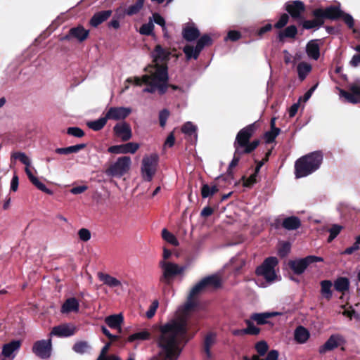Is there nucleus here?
I'll list each match as a JSON object with an SVG mask.
<instances>
[{
	"instance_id": "f3484780",
	"label": "nucleus",
	"mask_w": 360,
	"mask_h": 360,
	"mask_svg": "<svg viewBox=\"0 0 360 360\" xmlns=\"http://www.w3.org/2000/svg\"><path fill=\"white\" fill-rule=\"evenodd\" d=\"M139 147V143L129 142L125 144L110 146L108 148V150L109 153L114 154H134L137 151Z\"/></svg>"
},
{
	"instance_id": "3c124183",
	"label": "nucleus",
	"mask_w": 360,
	"mask_h": 360,
	"mask_svg": "<svg viewBox=\"0 0 360 360\" xmlns=\"http://www.w3.org/2000/svg\"><path fill=\"white\" fill-rule=\"evenodd\" d=\"M248 327L243 329V333L245 334L257 335L259 333V329L256 327L250 320L246 321Z\"/></svg>"
},
{
	"instance_id": "774afa93",
	"label": "nucleus",
	"mask_w": 360,
	"mask_h": 360,
	"mask_svg": "<svg viewBox=\"0 0 360 360\" xmlns=\"http://www.w3.org/2000/svg\"><path fill=\"white\" fill-rule=\"evenodd\" d=\"M350 65L353 67H357L360 65V54H355L350 60Z\"/></svg>"
},
{
	"instance_id": "c9c22d12",
	"label": "nucleus",
	"mask_w": 360,
	"mask_h": 360,
	"mask_svg": "<svg viewBox=\"0 0 360 360\" xmlns=\"http://www.w3.org/2000/svg\"><path fill=\"white\" fill-rule=\"evenodd\" d=\"M108 120L106 116L103 117H101L94 121H90L86 123L87 126L93 129L94 131H99L106 124V122Z\"/></svg>"
},
{
	"instance_id": "4468645a",
	"label": "nucleus",
	"mask_w": 360,
	"mask_h": 360,
	"mask_svg": "<svg viewBox=\"0 0 360 360\" xmlns=\"http://www.w3.org/2000/svg\"><path fill=\"white\" fill-rule=\"evenodd\" d=\"M341 14L342 11L335 6H331L326 8H316L313 11L314 16L321 17L323 20L325 18L336 19L340 18Z\"/></svg>"
},
{
	"instance_id": "a878e982",
	"label": "nucleus",
	"mask_w": 360,
	"mask_h": 360,
	"mask_svg": "<svg viewBox=\"0 0 360 360\" xmlns=\"http://www.w3.org/2000/svg\"><path fill=\"white\" fill-rule=\"evenodd\" d=\"M112 14L110 10L103 11L96 13L90 20V25L94 27L98 26L103 22L105 21Z\"/></svg>"
},
{
	"instance_id": "cd10ccee",
	"label": "nucleus",
	"mask_w": 360,
	"mask_h": 360,
	"mask_svg": "<svg viewBox=\"0 0 360 360\" xmlns=\"http://www.w3.org/2000/svg\"><path fill=\"white\" fill-rule=\"evenodd\" d=\"M123 320V316L121 314H119L107 316L105 319V322L110 328L117 329L119 331H121V325Z\"/></svg>"
},
{
	"instance_id": "680f3d73",
	"label": "nucleus",
	"mask_w": 360,
	"mask_h": 360,
	"mask_svg": "<svg viewBox=\"0 0 360 360\" xmlns=\"http://www.w3.org/2000/svg\"><path fill=\"white\" fill-rule=\"evenodd\" d=\"M78 235L83 241H88L91 238V233L86 229H81L78 232Z\"/></svg>"
},
{
	"instance_id": "338daca9",
	"label": "nucleus",
	"mask_w": 360,
	"mask_h": 360,
	"mask_svg": "<svg viewBox=\"0 0 360 360\" xmlns=\"http://www.w3.org/2000/svg\"><path fill=\"white\" fill-rule=\"evenodd\" d=\"M86 190H87L86 186H76V187L72 188L70 190V192L72 194L77 195V194L82 193L83 192H84Z\"/></svg>"
},
{
	"instance_id": "f257e3e1",
	"label": "nucleus",
	"mask_w": 360,
	"mask_h": 360,
	"mask_svg": "<svg viewBox=\"0 0 360 360\" xmlns=\"http://www.w3.org/2000/svg\"><path fill=\"white\" fill-rule=\"evenodd\" d=\"M207 288L202 279L191 290L185 305L179 308L176 316L161 326L157 339L159 348L157 356L150 360H176L181 353L179 343L187 331L188 313L197 305L195 297Z\"/></svg>"
},
{
	"instance_id": "69168bd1",
	"label": "nucleus",
	"mask_w": 360,
	"mask_h": 360,
	"mask_svg": "<svg viewBox=\"0 0 360 360\" xmlns=\"http://www.w3.org/2000/svg\"><path fill=\"white\" fill-rule=\"evenodd\" d=\"M240 37V34L239 32L237 31H230L228 33L227 37H226V40H231V41H236L239 39Z\"/></svg>"
},
{
	"instance_id": "7c9ffc66",
	"label": "nucleus",
	"mask_w": 360,
	"mask_h": 360,
	"mask_svg": "<svg viewBox=\"0 0 360 360\" xmlns=\"http://www.w3.org/2000/svg\"><path fill=\"white\" fill-rule=\"evenodd\" d=\"M300 220L297 217H286L282 222L283 226L287 230H295L300 227Z\"/></svg>"
},
{
	"instance_id": "a19ab883",
	"label": "nucleus",
	"mask_w": 360,
	"mask_h": 360,
	"mask_svg": "<svg viewBox=\"0 0 360 360\" xmlns=\"http://www.w3.org/2000/svg\"><path fill=\"white\" fill-rule=\"evenodd\" d=\"M162 237L165 241L174 246H178L179 245V241L175 236L166 229H162Z\"/></svg>"
},
{
	"instance_id": "4be33fe9",
	"label": "nucleus",
	"mask_w": 360,
	"mask_h": 360,
	"mask_svg": "<svg viewBox=\"0 0 360 360\" xmlns=\"http://www.w3.org/2000/svg\"><path fill=\"white\" fill-rule=\"evenodd\" d=\"M20 347V342L18 340L12 341L4 345L1 354L4 359H13L15 357L13 353Z\"/></svg>"
},
{
	"instance_id": "bb28decb",
	"label": "nucleus",
	"mask_w": 360,
	"mask_h": 360,
	"mask_svg": "<svg viewBox=\"0 0 360 360\" xmlns=\"http://www.w3.org/2000/svg\"><path fill=\"white\" fill-rule=\"evenodd\" d=\"M306 53L309 58L315 60H318L320 56V50L316 40H311L307 43Z\"/></svg>"
},
{
	"instance_id": "6e6552de",
	"label": "nucleus",
	"mask_w": 360,
	"mask_h": 360,
	"mask_svg": "<svg viewBox=\"0 0 360 360\" xmlns=\"http://www.w3.org/2000/svg\"><path fill=\"white\" fill-rule=\"evenodd\" d=\"M159 264L162 272L161 281L168 284L176 276L183 274L186 269L185 266L165 260H161Z\"/></svg>"
},
{
	"instance_id": "b1692460",
	"label": "nucleus",
	"mask_w": 360,
	"mask_h": 360,
	"mask_svg": "<svg viewBox=\"0 0 360 360\" xmlns=\"http://www.w3.org/2000/svg\"><path fill=\"white\" fill-rule=\"evenodd\" d=\"M98 278L105 285L110 288H122V282L120 280L117 279L116 278L110 276V274L98 272Z\"/></svg>"
},
{
	"instance_id": "c03bdc74",
	"label": "nucleus",
	"mask_w": 360,
	"mask_h": 360,
	"mask_svg": "<svg viewBox=\"0 0 360 360\" xmlns=\"http://www.w3.org/2000/svg\"><path fill=\"white\" fill-rule=\"evenodd\" d=\"M181 130L185 134H187L188 136L193 135L195 138H196L197 136V127L191 122H187L186 123H185L183 125Z\"/></svg>"
},
{
	"instance_id": "8fccbe9b",
	"label": "nucleus",
	"mask_w": 360,
	"mask_h": 360,
	"mask_svg": "<svg viewBox=\"0 0 360 360\" xmlns=\"http://www.w3.org/2000/svg\"><path fill=\"white\" fill-rule=\"evenodd\" d=\"M152 18L153 22H155L156 24L160 25L162 27V30L165 32V35H167V31L165 27V19L158 13L153 14Z\"/></svg>"
},
{
	"instance_id": "20e7f679",
	"label": "nucleus",
	"mask_w": 360,
	"mask_h": 360,
	"mask_svg": "<svg viewBox=\"0 0 360 360\" xmlns=\"http://www.w3.org/2000/svg\"><path fill=\"white\" fill-rule=\"evenodd\" d=\"M256 130L255 124H251L243 128L238 133L234 146L236 148V153H240L239 148H244L243 152L250 153L253 151L259 144L258 140L249 142L250 139Z\"/></svg>"
},
{
	"instance_id": "a18cd8bd",
	"label": "nucleus",
	"mask_w": 360,
	"mask_h": 360,
	"mask_svg": "<svg viewBox=\"0 0 360 360\" xmlns=\"http://www.w3.org/2000/svg\"><path fill=\"white\" fill-rule=\"evenodd\" d=\"M349 280L346 278H339L335 281V288L338 291H344L349 288Z\"/></svg>"
},
{
	"instance_id": "6ab92c4d",
	"label": "nucleus",
	"mask_w": 360,
	"mask_h": 360,
	"mask_svg": "<svg viewBox=\"0 0 360 360\" xmlns=\"http://www.w3.org/2000/svg\"><path fill=\"white\" fill-rule=\"evenodd\" d=\"M75 332V327L70 324H63L54 327L51 333V335L58 337H68Z\"/></svg>"
},
{
	"instance_id": "f704fd0d",
	"label": "nucleus",
	"mask_w": 360,
	"mask_h": 360,
	"mask_svg": "<svg viewBox=\"0 0 360 360\" xmlns=\"http://www.w3.org/2000/svg\"><path fill=\"white\" fill-rule=\"evenodd\" d=\"M297 33V27L295 25H290L279 32L278 38L281 41H283L285 38H294Z\"/></svg>"
},
{
	"instance_id": "473e14b6",
	"label": "nucleus",
	"mask_w": 360,
	"mask_h": 360,
	"mask_svg": "<svg viewBox=\"0 0 360 360\" xmlns=\"http://www.w3.org/2000/svg\"><path fill=\"white\" fill-rule=\"evenodd\" d=\"M219 188L215 184H203L201 187V195L202 198H207L213 196L217 193Z\"/></svg>"
},
{
	"instance_id": "09e8293b",
	"label": "nucleus",
	"mask_w": 360,
	"mask_h": 360,
	"mask_svg": "<svg viewBox=\"0 0 360 360\" xmlns=\"http://www.w3.org/2000/svg\"><path fill=\"white\" fill-rule=\"evenodd\" d=\"M280 129L276 127H273L269 131L264 134V138L266 143H271L274 141L276 137L279 134Z\"/></svg>"
},
{
	"instance_id": "0e129e2a",
	"label": "nucleus",
	"mask_w": 360,
	"mask_h": 360,
	"mask_svg": "<svg viewBox=\"0 0 360 360\" xmlns=\"http://www.w3.org/2000/svg\"><path fill=\"white\" fill-rule=\"evenodd\" d=\"M238 154V153H235L234 157H233L232 161L231 162V163H230V165L229 166V169H228L227 172H228V174L229 175H232L233 174V171H231V169L233 167H235L238 165V163L239 162L240 158H239L238 155H237Z\"/></svg>"
},
{
	"instance_id": "4c0bfd02",
	"label": "nucleus",
	"mask_w": 360,
	"mask_h": 360,
	"mask_svg": "<svg viewBox=\"0 0 360 360\" xmlns=\"http://www.w3.org/2000/svg\"><path fill=\"white\" fill-rule=\"evenodd\" d=\"M215 343V335L209 334L206 336L204 343V350L208 358L211 357L210 349Z\"/></svg>"
},
{
	"instance_id": "864d4df0",
	"label": "nucleus",
	"mask_w": 360,
	"mask_h": 360,
	"mask_svg": "<svg viewBox=\"0 0 360 360\" xmlns=\"http://www.w3.org/2000/svg\"><path fill=\"white\" fill-rule=\"evenodd\" d=\"M340 18H342V19L344 20V22L347 24V25L349 28L353 29L354 32H356V30L354 28V20L351 15L347 14V13H344L342 12Z\"/></svg>"
},
{
	"instance_id": "37998d69",
	"label": "nucleus",
	"mask_w": 360,
	"mask_h": 360,
	"mask_svg": "<svg viewBox=\"0 0 360 360\" xmlns=\"http://www.w3.org/2000/svg\"><path fill=\"white\" fill-rule=\"evenodd\" d=\"M150 334L147 330H143L131 335L128 338V341L133 342L135 340H146L150 338Z\"/></svg>"
},
{
	"instance_id": "4d7b16f0",
	"label": "nucleus",
	"mask_w": 360,
	"mask_h": 360,
	"mask_svg": "<svg viewBox=\"0 0 360 360\" xmlns=\"http://www.w3.org/2000/svg\"><path fill=\"white\" fill-rule=\"evenodd\" d=\"M158 306H159V302L158 300H155L152 302V304L149 307L148 310L146 311V316L148 319H151L152 317L154 316V315L156 312V310L158 308Z\"/></svg>"
},
{
	"instance_id": "e2e57ef3",
	"label": "nucleus",
	"mask_w": 360,
	"mask_h": 360,
	"mask_svg": "<svg viewBox=\"0 0 360 360\" xmlns=\"http://www.w3.org/2000/svg\"><path fill=\"white\" fill-rule=\"evenodd\" d=\"M256 349L259 354L264 355L268 349V345L265 342H259L256 345Z\"/></svg>"
},
{
	"instance_id": "423d86ee",
	"label": "nucleus",
	"mask_w": 360,
	"mask_h": 360,
	"mask_svg": "<svg viewBox=\"0 0 360 360\" xmlns=\"http://www.w3.org/2000/svg\"><path fill=\"white\" fill-rule=\"evenodd\" d=\"M277 264L278 259L276 257H269L257 269L256 274L257 276L263 277L269 283L278 281L279 278L275 269Z\"/></svg>"
},
{
	"instance_id": "e433bc0d",
	"label": "nucleus",
	"mask_w": 360,
	"mask_h": 360,
	"mask_svg": "<svg viewBox=\"0 0 360 360\" xmlns=\"http://www.w3.org/2000/svg\"><path fill=\"white\" fill-rule=\"evenodd\" d=\"M314 20H304L302 22V26L304 29L309 30L315 27H319L323 24V20L321 17L314 16Z\"/></svg>"
},
{
	"instance_id": "a211bd4d",
	"label": "nucleus",
	"mask_w": 360,
	"mask_h": 360,
	"mask_svg": "<svg viewBox=\"0 0 360 360\" xmlns=\"http://www.w3.org/2000/svg\"><path fill=\"white\" fill-rule=\"evenodd\" d=\"M304 8H305L304 4L300 1L288 2L285 4L286 11L294 18H300L302 13L304 12Z\"/></svg>"
},
{
	"instance_id": "7ed1b4c3",
	"label": "nucleus",
	"mask_w": 360,
	"mask_h": 360,
	"mask_svg": "<svg viewBox=\"0 0 360 360\" xmlns=\"http://www.w3.org/2000/svg\"><path fill=\"white\" fill-rule=\"evenodd\" d=\"M323 160L320 152H313L299 158L295 165L296 178L305 177L317 170Z\"/></svg>"
},
{
	"instance_id": "2eb2a0df",
	"label": "nucleus",
	"mask_w": 360,
	"mask_h": 360,
	"mask_svg": "<svg viewBox=\"0 0 360 360\" xmlns=\"http://www.w3.org/2000/svg\"><path fill=\"white\" fill-rule=\"evenodd\" d=\"M33 352L40 358H49L51 352V340H43L37 342L33 346Z\"/></svg>"
},
{
	"instance_id": "de8ad7c7",
	"label": "nucleus",
	"mask_w": 360,
	"mask_h": 360,
	"mask_svg": "<svg viewBox=\"0 0 360 360\" xmlns=\"http://www.w3.org/2000/svg\"><path fill=\"white\" fill-rule=\"evenodd\" d=\"M153 29L154 25L152 18H149L148 22L143 24L140 27L139 32L143 35H150L153 33Z\"/></svg>"
},
{
	"instance_id": "79ce46f5",
	"label": "nucleus",
	"mask_w": 360,
	"mask_h": 360,
	"mask_svg": "<svg viewBox=\"0 0 360 360\" xmlns=\"http://www.w3.org/2000/svg\"><path fill=\"white\" fill-rule=\"evenodd\" d=\"M11 159L18 160L25 166L30 167L31 165L30 158L24 153L15 152L11 155Z\"/></svg>"
},
{
	"instance_id": "58836bf2",
	"label": "nucleus",
	"mask_w": 360,
	"mask_h": 360,
	"mask_svg": "<svg viewBox=\"0 0 360 360\" xmlns=\"http://www.w3.org/2000/svg\"><path fill=\"white\" fill-rule=\"evenodd\" d=\"M202 280L207 287L218 288L221 283V280L217 275H212Z\"/></svg>"
},
{
	"instance_id": "412c9836",
	"label": "nucleus",
	"mask_w": 360,
	"mask_h": 360,
	"mask_svg": "<svg viewBox=\"0 0 360 360\" xmlns=\"http://www.w3.org/2000/svg\"><path fill=\"white\" fill-rule=\"evenodd\" d=\"M184 38L187 41H193L198 37L200 32L193 22L186 23L182 32Z\"/></svg>"
},
{
	"instance_id": "49530a36",
	"label": "nucleus",
	"mask_w": 360,
	"mask_h": 360,
	"mask_svg": "<svg viewBox=\"0 0 360 360\" xmlns=\"http://www.w3.org/2000/svg\"><path fill=\"white\" fill-rule=\"evenodd\" d=\"M73 349L77 353L84 354L89 351L90 345L86 342H78L75 344Z\"/></svg>"
},
{
	"instance_id": "393cba45",
	"label": "nucleus",
	"mask_w": 360,
	"mask_h": 360,
	"mask_svg": "<svg viewBox=\"0 0 360 360\" xmlns=\"http://www.w3.org/2000/svg\"><path fill=\"white\" fill-rule=\"evenodd\" d=\"M79 304L77 299L70 297L66 300L61 307V312L68 314L70 312H77L79 310Z\"/></svg>"
},
{
	"instance_id": "bf43d9fd",
	"label": "nucleus",
	"mask_w": 360,
	"mask_h": 360,
	"mask_svg": "<svg viewBox=\"0 0 360 360\" xmlns=\"http://www.w3.org/2000/svg\"><path fill=\"white\" fill-rule=\"evenodd\" d=\"M169 116V112L167 110H162L160 112L159 120L160 124L162 127H164L166 124L167 120Z\"/></svg>"
},
{
	"instance_id": "c756f323",
	"label": "nucleus",
	"mask_w": 360,
	"mask_h": 360,
	"mask_svg": "<svg viewBox=\"0 0 360 360\" xmlns=\"http://www.w3.org/2000/svg\"><path fill=\"white\" fill-rule=\"evenodd\" d=\"M294 337L296 342L300 344H303L309 340L310 333L304 327L298 326L295 330Z\"/></svg>"
},
{
	"instance_id": "f03ea898",
	"label": "nucleus",
	"mask_w": 360,
	"mask_h": 360,
	"mask_svg": "<svg viewBox=\"0 0 360 360\" xmlns=\"http://www.w3.org/2000/svg\"><path fill=\"white\" fill-rule=\"evenodd\" d=\"M170 51L157 45L152 53L154 65L147 68V74L141 77H134L127 79L128 82H134L137 85L146 84L144 92H158L163 94L167 89V68L165 62L169 59Z\"/></svg>"
},
{
	"instance_id": "13d9d810",
	"label": "nucleus",
	"mask_w": 360,
	"mask_h": 360,
	"mask_svg": "<svg viewBox=\"0 0 360 360\" xmlns=\"http://www.w3.org/2000/svg\"><path fill=\"white\" fill-rule=\"evenodd\" d=\"M288 15L286 13H283V15H281L278 22L275 24V27L278 29L283 27L288 23Z\"/></svg>"
},
{
	"instance_id": "dca6fc26",
	"label": "nucleus",
	"mask_w": 360,
	"mask_h": 360,
	"mask_svg": "<svg viewBox=\"0 0 360 360\" xmlns=\"http://www.w3.org/2000/svg\"><path fill=\"white\" fill-rule=\"evenodd\" d=\"M113 131L115 135L120 139L122 141H127L129 140L132 136L131 127L128 123L125 122L117 123L113 127Z\"/></svg>"
},
{
	"instance_id": "052dcab7",
	"label": "nucleus",
	"mask_w": 360,
	"mask_h": 360,
	"mask_svg": "<svg viewBox=\"0 0 360 360\" xmlns=\"http://www.w3.org/2000/svg\"><path fill=\"white\" fill-rule=\"evenodd\" d=\"M68 134L75 137H82L84 131L79 127H70L68 129Z\"/></svg>"
},
{
	"instance_id": "72a5a7b5",
	"label": "nucleus",
	"mask_w": 360,
	"mask_h": 360,
	"mask_svg": "<svg viewBox=\"0 0 360 360\" xmlns=\"http://www.w3.org/2000/svg\"><path fill=\"white\" fill-rule=\"evenodd\" d=\"M278 313H259L253 314L251 315L250 319L255 321L257 324H264L266 323V320L272 316L277 315Z\"/></svg>"
},
{
	"instance_id": "9b49d317",
	"label": "nucleus",
	"mask_w": 360,
	"mask_h": 360,
	"mask_svg": "<svg viewBox=\"0 0 360 360\" xmlns=\"http://www.w3.org/2000/svg\"><path fill=\"white\" fill-rule=\"evenodd\" d=\"M345 340L344 337L338 333L331 335L326 342L321 345L319 352L320 354H325L327 352L332 351L340 346L345 345Z\"/></svg>"
},
{
	"instance_id": "1a4fd4ad",
	"label": "nucleus",
	"mask_w": 360,
	"mask_h": 360,
	"mask_svg": "<svg viewBox=\"0 0 360 360\" xmlns=\"http://www.w3.org/2000/svg\"><path fill=\"white\" fill-rule=\"evenodd\" d=\"M158 158L156 155H146L143 157L141 166V174L143 180L150 181L157 171Z\"/></svg>"
},
{
	"instance_id": "39448f33",
	"label": "nucleus",
	"mask_w": 360,
	"mask_h": 360,
	"mask_svg": "<svg viewBox=\"0 0 360 360\" xmlns=\"http://www.w3.org/2000/svg\"><path fill=\"white\" fill-rule=\"evenodd\" d=\"M256 130L255 124H251L243 128L238 133L234 146L236 148V153H240L239 148H244L243 152L250 153L253 151L259 144L258 140L249 142L250 139Z\"/></svg>"
},
{
	"instance_id": "ea45409f",
	"label": "nucleus",
	"mask_w": 360,
	"mask_h": 360,
	"mask_svg": "<svg viewBox=\"0 0 360 360\" xmlns=\"http://www.w3.org/2000/svg\"><path fill=\"white\" fill-rule=\"evenodd\" d=\"M321 294L323 297L329 300L332 296V291H331V287H332V283L330 281H323L321 283Z\"/></svg>"
},
{
	"instance_id": "6e6d98bb",
	"label": "nucleus",
	"mask_w": 360,
	"mask_h": 360,
	"mask_svg": "<svg viewBox=\"0 0 360 360\" xmlns=\"http://www.w3.org/2000/svg\"><path fill=\"white\" fill-rule=\"evenodd\" d=\"M342 226L340 225H333L329 230L330 236L328 237V242H331L340 232Z\"/></svg>"
},
{
	"instance_id": "2f4dec72",
	"label": "nucleus",
	"mask_w": 360,
	"mask_h": 360,
	"mask_svg": "<svg viewBox=\"0 0 360 360\" xmlns=\"http://www.w3.org/2000/svg\"><path fill=\"white\" fill-rule=\"evenodd\" d=\"M311 65L307 62H301L297 66V72L298 77L301 81H303L308 74L311 71Z\"/></svg>"
},
{
	"instance_id": "5fc2aeb1",
	"label": "nucleus",
	"mask_w": 360,
	"mask_h": 360,
	"mask_svg": "<svg viewBox=\"0 0 360 360\" xmlns=\"http://www.w3.org/2000/svg\"><path fill=\"white\" fill-rule=\"evenodd\" d=\"M290 250V244L287 242L281 243L278 248V255L281 257L286 256Z\"/></svg>"
},
{
	"instance_id": "0eeeda50",
	"label": "nucleus",
	"mask_w": 360,
	"mask_h": 360,
	"mask_svg": "<svg viewBox=\"0 0 360 360\" xmlns=\"http://www.w3.org/2000/svg\"><path fill=\"white\" fill-rule=\"evenodd\" d=\"M131 165V160L129 157H120L110 165L105 173L110 177L121 178L129 172Z\"/></svg>"
},
{
	"instance_id": "5701e85b",
	"label": "nucleus",
	"mask_w": 360,
	"mask_h": 360,
	"mask_svg": "<svg viewBox=\"0 0 360 360\" xmlns=\"http://www.w3.org/2000/svg\"><path fill=\"white\" fill-rule=\"evenodd\" d=\"M310 264L308 257L297 259L289 262V266L296 274H302Z\"/></svg>"
},
{
	"instance_id": "603ef678",
	"label": "nucleus",
	"mask_w": 360,
	"mask_h": 360,
	"mask_svg": "<svg viewBox=\"0 0 360 360\" xmlns=\"http://www.w3.org/2000/svg\"><path fill=\"white\" fill-rule=\"evenodd\" d=\"M39 190L51 195L53 192L49 189L44 184L41 182L37 177H35L32 181H31Z\"/></svg>"
},
{
	"instance_id": "9d476101",
	"label": "nucleus",
	"mask_w": 360,
	"mask_h": 360,
	"mask_svg": "<svg viewBox=\"0 0 360 360\" xmlns=\"http://www.w3.org/2000/svg\"><path fill=\"white\" fill-rule=\"evenodd\" d=\"M212 39L208 35H203L197 41L195 47L191 45H186L184 48V52L188 60L191 58L197 59L200 51L203 49L205 46L212 44Z\"/></svg>"
},
{
	"instance_id": "ddd939ff",
	"label": "nucleus",
	"mask_w": 360,
	"mask_h": 360,
	"mask_svg": "<svg viewBox=\"0 0 360 360\" xmlns=\"http://www.w3.org/2000/svg\"><path fill=\"white\" fill-rule=\"evenodd\" d=\"M340 96L351 103H360V86L357 84H351L349 86V91L340 89Z\"/></svg>"
},
{
	"instance_id": "aec40b11",
	"label": "nucleus",
	"mask_w": 360,
	"mask_h": 360,
	"mask_svg": "<svg viewBox=\"0 0 360 360\" xmlns=\"http://www.w3.org/2000/svg\"><path fill=\"white\" fill-rule=\"evenodd\" d=\"M89 31L82 26H77L70 30L69 34L65 36L64 39L75 38L79 41H83L87 39Z\"/></svg>"
},
{
	"instance_id": "f8f14e48",
	"label": "nucleus",
	"mask_w": 360,
	"mask_h": 360,
	"mask_svg": "<svg viewBox=\"0 0 360 360\" xmlns=\"http://www.w3.org/2000/svg\"><path fill=\"white\" fill-rule=\"evenodd\" d=\"M131 112L129 107H111L106 112L108 120H122L127 118Z\"/></svg>"
},
{
	"instance_id": "c85d7f7f",
	"label": "nucleus",
	"mask_w": 360,
	"mask_h": 360,
	"mask_svg": "<svg viewBox=\"0 0 360 360\" xmlns=\"http://www.w3.org/2000/svg\"><path fill=\"white\" fill-rule=\"evenodd\" d=\"M145 0H136L133 4L123 8V15L131 16L138 14L143 8Z\"/></svg>"
}]
</instances>
